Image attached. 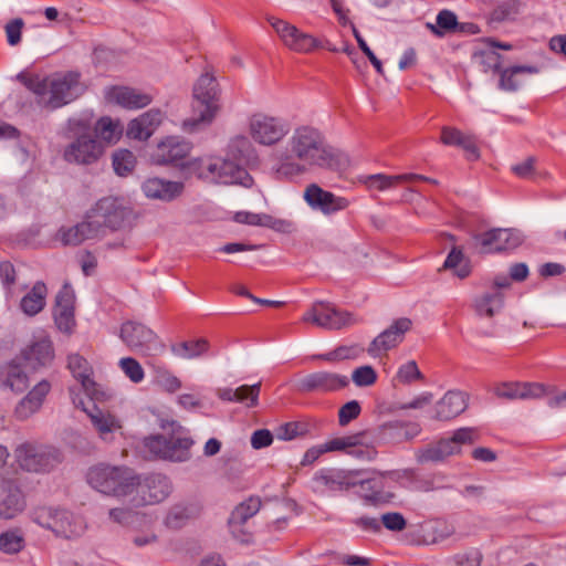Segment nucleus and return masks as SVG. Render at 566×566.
Segmentation results:
<instances>
[{
    "label": "nucleus",
    "instance_id": "f257e3e1",
    "mask_svg": "<svg viewBox=\"0 0 566 566\" xmlns=\"http://www.w3.org/2000/svg\"><path fill=\"white\" fill-rule=\"evenodd\" d=\"M272 170L279 179H293L312 169L345 170L349 158L334 148L313 126L296 127L284 145L271 154Z\"/></svg>",
    "mask_w": 566,
    "mask_h": 566
},
{
    "label": "nucleus",
    "instance_id": "f03ea898",
    "mask_svg": "<svg viewBox=\"0 0 566 566\" xmlns=\"http://www.w3.org/2000/svg\"><path fill=\"white\" fill-rule=\"evenodd\" d=\"M62 158L70 165L92 166L99 161L105 153V145L96 138L92 119L73 117L67 120Z\"/></svg>",
    "mask_w": 566,
    "mask_h": 566
},
{
    "label": "nucleus",
    "instance_id": "7ed1b4c3",
    "mask_svg": "<svg viewBox=\"0 0 566 566\" xmlns=\"http://www.w3.org/2000/svg\"><path fill=\"white\" fill-rule=\"evenodd\" d=\"M220 87L216 77L206 72L192 88L191 116L184 120L182 128L195 133L209 126L220 111Z\"/></svg>",
    "mask_w": 566,
    "mask_h": 566
},
{
    "label": "nucleus",
    "instance_id": "20e7f679",
    "mask_svg": "<svg viewBox=\"0 0 566 566\" xmlns=\"http://www.w3.org/2000/svg\"><path fill=\"white\" fill-rule=\"evenodd\" d=\"M86 479L92 488L117 497L133 495L138 485V475L127 467L97 464L88 470Z\"/></svg>",
    "mask_w": 566,
    "mask_h": 566
},
{
    "label": "nucleus",
    "instance_id": "39448f33",
    "mask_svg": "<svg viewBox=\"0 0 566 566\" xmlns=\"http://www.w3.org/2000/svg\"><path fill=\"white\" fill-rule=\"evenodd\" d=\"M191 165L196 169V175L199 178L212 182L240 185L245 188L251 187L253 184V179L249 172L234 160L217 157L196 158Z\"/></svg>",
    "mask_w": 566,
    "mask_h": 566
},
{
    "label": "nucleus",
    "instance_id": "423d86ee",
    "mask_svg": "<svg viewBox=\"0 0 566 566\" xmlns=\"http://www.w3.org/2000/svg\"><path fill=\"white\" fill-rule=\"evenodd\" d=\"M32 521L54 533L55 536L73 539L82 536L86 530L84 520L66 510L39 507L32 513Z\"/></svg>",
    "mask_w": 566,
    "mask_h": 566
},
{
    "label": "nucleus",
    "instance_id": "0eeeda50",
    "mask_svg": "<svg viewBox=\"0 0 566 566\" xmlns=\"http://www.w3.org/2000/svg\"><path fill=\"white\" fill-rule=\"evenodd\" d=\"M367 473L365 469H322L313 475V490L324 493L326 491H347L357 485L365 489L367 484L374 481L367 476Z\"/></svg>",
    "mask_w": 566,
    "mask_h": 566
},
{
    "label": "nucleus",
    "instance_id": "6e6552de",
    "mask_svg": "<svg viewBox=\"0 0 566 566\" xmlns=\"http://www.w3.org/2000/svg\"><path fill=\"white\" fill-rule=\"evenodd\" d=\"M191 438L184 434L182 429L174 431L169 437L156 434L145 439V448L156 458L172 462H184L190 458Z\"/></svg>",
    "mask_w": 566,
    "mask_h": 566
},
{
    "label": "nucleus",
    "instance_id": "1a4fd4ad",
    "mask_svg": "<svg viewBox=\"0 0 566 566\" xmlns=\"http://www.w3.org/2000/svg\"><path fill=\"white\" fill-rule=\"evenodd\" d=\"M192 150V144L178 136H169L161 140L155 148L151 158L158 165H169L196 174L189 155Z\"/></svg>",
    "mask_w": 566,
    "mask_h": 566
},
{
    "label": "nucleus",
    "instance_id": "9d476101",
    "mask_svg": "<svg viewBox=\"0 0 566 566\" xmlns=\"http://www.w3.org/2000/svg\"><path fill=\"white\" fill-rule=\"evenodd\" d=\"M474 441V430L471 428L458 429L452 438L441 439L438 442L430 443L419 449L416 453L418 463L424 464L430 462H442L450 455L458 454L461 444H471Z\"/></svg>",
    "mask_w": 566,
    "mask_h": 566
},
{
    "label": "nucleus",
    "instance_id": "9b49d317",
    "mask_svg": "<svg viewBox=\"0 0 566 566\" xmlns=\"http://www.w3.org/2000/svg\"><path fill=\"white\" fill-rule=\"evenodd\" d=\"M248 130L255 143L262 146H273L287 135L289 125L280 117L255 113L249 118Z\"/></svg>",
    "mask_w": 566,
    "mask_h": 566
},
{
    "label": "nucleus",
    "instance_id": "f8f14e48",
    "mask_svg": "<svg viewBox=\"0 0 566 566\" xmlns=\"http://www.w3.org/2000/svg\"><path fill=\"white\" fill-rule=\"evenodd\" d=\"M302 321L325 329H340L358 322L352 313L340 311L325 302L313 303L304 313Z\"/></svg>",
    "mask_w": 566,
    "mask_h": 566
},
{
    "label": "nucleus",
    "instance_id": "ddd939ff",
    "mask_svg": "<svg viewBox=\"0 0 566 566\" xmlns=\"http://www.w3.org/2000/svg\"><path fill=\"white\" fill-rule=\"evenodd\" d=\"M119 337L130 350L137 354L149 356L164 349V344L150 328L134 321L122 325Z\"/></svg>",
    "mask_w": 566,
    "mask_h": 566
},
{
    "label": "nucleus",
    "instance_id": "4468645a",
    "mask_svg": "<svg viewBox=\"0 0 566 566\" xmlns=\"http://www.w3.org/2000/svg\"><path fill=\"white\" fill-rule=\"evenodd\" d=\"M15 457L23 470L45 472L60 462V453L48 446L23 443L15 450Z\"/></svg>",
    "mask_w": 566,
    "mask_h": 566
},
{
    "label": "nucleus",
    "instance_id": "2eb2a0df",
    "mask_svg": "<svg viewBox=\"0 0 566 566\" xmlns=\"http://www.w3.org/2000/svg\"><path fill=\"white\" fill-rule=\"evenodd\" d=\"M521 243L522 237L520 232L514 229L493 228L472 235L473 248L480 254H491L514 249Z\"/></svg>",
    "mask_w": 566,
    "mask_h": 566
},
{
    "label": "nucleus",
    "instance_id": "dca6fc26",
    "mask_svg": "<svg viewBox=\"0 0 566 566\" xmlns=\"http://www.w3.org/2000/svg\"><path fill=\"white\" fill-rule=\"evenodd\" d=\"M172 491L170 480L163 474H150L142 480L138 476L132 503L134 506L155 504L164 501Z\"/></svg>",
    "mask_w": 566,
    "mask_h": 566
},
{
    "label": "nucleus",
    "instance_id": "f3484780",
    "mask_svg": "<svg viewBox=\"0 0 566 566\" xmlns=\"http://www.w3.org/2000/svg\"><path fill=\"white\" fill-rule=\"evenodd\" d=\"M286 48L298 53H308L318 46V41L311 34L300 31L295 25L275 17L268 18Z\"/></svg>",
    "mask_w": 566,
    "mask_h": 566
},
{
    "label": "nucleus",
    "instance_id": "a211bd4d",
    "mask_svg": "<svg viewBox=\"0 0 566 566\" xmlns=\"http://www.w3.org/2000/svg\"><path fill=\"white\" fill-rule=\"evenodd\" d=\"M260 509L261 500L258 496H251L233 509L228 520V525L233 538L240 543H249L252 539V531L248 525V521L254 516Z\"/></svg>",
    "mask_w": 566,
    "mask_h": 566
},
{
    "label": "nucleus",
    "instance_id": "6ab92c4d",
    "mask_svg": "<svg viewBox=\"0 0 566 566\" xmlns=\"http://www.w3.org/2000/svg\"><path fill=\"white\" fill-rule=\"evenodd\" d=\"M83 86L80 83V75L76 73H67L61 78L50 82L45 106L50 108H59L80 96Z\"/></svg>",
    "mask_w": 566,
    "mask_h": 566
},
{
    "label": "nucleus",
    "instance_id": "aec40b11",
    "mask_svg": "<svg viewBox=\"0 0 566 566\" xmlns=\"http://www.w3.org/2000/svg\"><path fill=\"white\" fill-rule=\"evenodd\" d=\"M412 327V321L408 317H400L392 322L384 332L376 336L366 349L376 358L397 347L405 338L407 332Z\"/></svg>",
    "mask_w": 566,
    "mask_h": 566
},
{
    "label": "nucleus",
    "instance_id": "412c9836",
    "mask_svg": "<svg viewBox=\"0 0 566 566\" xmlns=\"http://www.w3.org/2000/svg\"><path fill=\"white\" fill-rule=\"evenodd\" d=\"M93 217L99 220L103 230L109 228L118 230L124 227L130 216V210L124 202L114 197H105L98 200L91 209Z\"/></svg>",
    "mask_w": 566,
    "mask_h": 566
},
{
    "label": "nucleus",
    "instance_id": "4be33fe9",
    "mask_svg": "<svg viewBox=\"0 0 566 566\" xmlns=\"http://www.w3.org/2000/svg\"><path fill=\"white\" fill-rule=\"evenodd\" d=\"M303 197L313 210H318L325 216L346 210L350 205L347 198L324 190L316 184L308 185L304 190Z\"/></svg>",
    "mask_w": 566,
    "mask_h": 566
},
{
    "label": "nucleus",
    "instance_id": "5701e85b",
    "mask_svg": "<svg viewBox=\"0 0 566 566\" xmlns=\"http://www.w3.org/2000/svg\"><path fill=\"white\" fill-rule=\"evenodd\" d=\"M349 378L337 373L321 370L300 379L297 390L301 392H333L346 388Z\"/></svg>",
    "mask_w": 566,
    "mask_h": 566
},
{
    "label": "nucleus",
    "instance_id": "b1692460",
    "mask_svg": "<svg viewBox=\"0 0 566 566\" xmlns=\"http://www.w3.org/2000/svg\"><path fill=\"white\" fill-rule=\"evenodd\" d=\"M20 359L25 367L39 370L49 367L54 359L52 340L44 335L34 336L30 343L20 352Z\"/></svg>",
    "mask_w": 566,
    "mask_h": 566
},
{
    "label": "nucleus",
    "instance_id": "393cba45",
    "mask_svg": "<svg viewBox=\"0 0 566 566\" xmlns=\"http://www.w3.org/2000/svg\"><path fill=\"white\" fill-rule=\"evenodd\" d=\"M75 295L70 284L65 283L55 296L53 317L56 327L70 334L75 325L74 319Z\"/></svg>",
    "mask_w": 566,
    "mask_h": 566
},
{
    "label": "nucleus",
    "instance_id": "a878e982",
    "mask_svg": "<svg viewBox=\"0 0 566 566\" xmlns=\"http://www.w3.org/2000/svg\"><path fill=\"white\" fill-rule=\"evenodd\" d=\"M548 392V387L541 382H502L494 388L495 396L506 400L541 399Z\"/></svg>",
    "mask_w": 566,
    "mask_h": 566
},
{
    "label": "nucleus",
    "instance_id": "bb28decb",
    "mask_svg": "<svg viewBox=\"0 0 566 566\" xmlns=\"http://www.w3.org/2000/svg\"><path fill=\"white\" fill-rule=\"evenodd\" d=\"M51 390V384L48 380L38 382L15 406L14 416L19 420H27L36 413L44 403L46 396Z\"/></svg>",
    "mask_w": 566,
    "mask_h": 566
},
{
    "label": "nucleus",
    "instance_id": "cd10ccee",
    "mask_svg": "<svg viewBox=\"0 0 566 566\" xmlns=\"http://www.w3.org/2000/svg\"><path fill=\"white\" fill-rule=\"evenodd\" d=\"M164 119V113L158 108H151L128 124L126 135L137 140H147Z\"/></svg>",
    "mask_w": 566,
    "mask_h": 566
},
{
    "label": "nucleus",
    "instance_id": "c85d7f7f",
    "mask_svg": "<svg viewBox=\"0 0 566 566\" xmlns=\"http://www.w3.org/2000/svg\"><path fill=\"white\" fill-rule=\"evenodd\" d=\"M87 413L92 426L104 441H111L113 434L122 429V421L112 412L93 405L91 409L83 408Z\"/></svg>",
    "mask_w": 566,
    "mask_h": 566
},
{
    "label": "nucleus",
    "instance_id": "c756f323",
    "mask_svg": "<svg viewBox=\"0 0 566 566\" xmlns=\"http://www.w3.org/2000/svg\"><path fill=\"white\" fill-rule=\"evenodd\" d=\"M142 190L147 198L171 201L182 193L184 184L154 177L143 182Z\"/></svg>",
    "mask_w": 566,
    "mask_h": 566
},
{
    "label": "nucleus",
    "instance_id": "7c9ffc66",
    "mask_svg": "<svg viewBox=\"0 0 566 566\" xmlns=\"http://www.w3.org/2000/svg\"><path fill=\"white\" fill-rule=\"evenodd\" d=\"M468 407L467 394L458 390L448 391L434 407V419L451 420L461 415Z\"/></svg>",
    "mask_w": 566,
    "mask_h": 566
},
{
    "label": "nucleus",
    "instance_id": "2f4dec72",
    "mask_svg": "<svg viewBox=\"0 0 566 566\" xmlns=\"http://www.w3.org/2000/svg\"><path fill=\"white\" fill-rule=\"evenodd\" d=\"M106 97L125 108H143L151 103V96L135 88L115 86L107 91Z\"/></svg>",
    "mask_w": 566,
    "mask_h": 566
},
{
    "label": "nucleus",
    "instance_id": "473e14b6",
    "mask_svg": "<svg viewBox=\"0 0 566 566\" xmlns=\"http://www.w3.org/2000/svg\"><path fill=\"white\" fill-rule=\"evenodd\" d=\"M440 140L447 146H457L462 148L469 160H478L480 158V150L476 146L474 136L465 135L455 127L443 126L441 128Z\"/></svg>",
    "mask_w": 566,
    "mask_h": 566
},
{
    "label": "nucleus",
    "instance_id": "72a5a7b5",
    "mask_svg": "<svg viewBox=\"0 0 566 566\" xmlns=\"http://www.w3.org/2000/svg\"><path fill=\"white\" fill-rule=\"evenodd\" d=\"M201 510L202 507L198 502L176 503L169 509L165 517V525L172 530H179L190 521L199 517Z\"/></svg>",
    "mask_w": 566,
    "mask_h": 566
},
{
    "label": "nucleus",
    "instance_id": "f704fd0d",
    "mask_svg": "<svg viewBox=\"0 0 566 566\" xmlns=\"http://www.w3.org/2000/svg\"><path fill=\"white\" fill-rule=\"evenodd\" d=\"M261 382L254 385H242L237 389L222 388L218 390V397L223 401L240 402L248 408H254L259 405Z\"/></svg>",
    "mask_w": 566,
    "mask_h": 566
},
{
    "label": "nucleus",
    "instance_id": "c9c22d12",
    "mask_svg": "<svg viewBox=\"0 0 566 566\" xmlns=\"http://www.w3.org/2000/svg\"><path fill=\"white\" fill-rule=\"evenodd\" d=\"M504 293L496 290H486L473 300L472 307L480 317L492 318L504 306Z\"/></svg>",
    "mask_w": 566,
    "mask_h": 566
},
{
    "label": "nucleus",
    "instance_id": "e433bc0d",
    "mask_svg": "<svg viewBox=\"0 0 566 566\" xmlns=\"http://www.w3.org/2000/svg\"><path fill=\"white\" fill-rule=\"evenodd\" d=\"M415 179H424L423 175H417V174H401V175H385V174H376V175H369L365 176L361 179V182L369 189V190H378V191H386L389 189H392L397 187L398 185L405 184V182H413Z\"/></svg>",
    "mask_w": 566,
    "mask_h": 566
},
{
    "label": "nucleus",
    "instance_id": "4c0bfd02",
    "mask_svg": "<svg viewBox=\"0 0 566 566\" xmlns=\"http://www.w3.org/2000/svg\"><path fill=\"white\" fill-rule=\"evenodd\" d=\"M29 386V378L15 361L0 366V387L13 392H23Z\"/></svg>",
    "mask_w": 566,
    "mask_h": 566
},
{
    "label": "nucleus",
    "instance_id": "58836bf2",
    "mask_svg": "<svg viewBox=\"0 0 566 566\" xmlns=\"http://www.w3.org/2000/svg\"><path fill=\"white\" fill-rule=\"evenodd\" d=\"M46 296L48 287L44 282H35L32 289L21 298V311L28 316H35L44 308Z\"/></svg>",
    "mask_w": 566,
    "mask_h": 566
},
{
    "label": "nucleus",
    "instance_id": "ea45409f",
    "mask_svg": "<svg viewBox=\"0 0 566 566\" xmlns=\"http://www.w3.org/2000/svg\"><path fill=\"white\" fill-rule=\"evenodd\" d=\"M67 367L87 395L95 394V382L91 378L92 368L88 361L78 354H71L67 357Z\"/></svg>",
    "mask_w": 566,
    "mask_h": 566
},
{
    "label": "nucleus",
    "instance_id": "a19ab883",
    "mask_svg": "<svg viewBox=\"0 0 566 566\" xmlns=\"http://www.w3.org/2000/svg\"><path fill=\"white\" fill-rule=\"evenodd\" d=\"M25 501L22 492L9 485L6 496L0 500V517L13 518L24 510Z\"/></svg>",
    "mask_w": 566,
    "mask_h": 566
},
{
    "label": "nucleus",
    "instance_id": "79ce46f5",
    "mask_svg": "<svg viewBox=\"0 0 566 566\" xmlns=\"http://www.w3.org/2000/svg\"><path fill=\"white\" fill-rule=\"evenodd\" d=\"M123 129L124 127L119 120H114L111 117H102L93 126L96 138L99 137L103 144L116 143L120 138Z\"/></svg>",
    "mask_w": 566,
    "mask_h": 566
},
{
    "label": "nucleus",
    "instance_id": "37998d69",
    "mask_svg": "<svg viewBox=\"0 0 566 566\" xmlns=\"http://www.w3.org/2000/svg\"><path fill=\"white\" fill-rule=\"evenodd\" d=\"M441 270H452L453 274L463 280L471 274L470 261L465 258L461 248L453 245Z\"/></svg>",
    "mask_w": 566,
    "mask_h": 566
},
{
    "label": "nucleus",
    "instance_id": "c03bdc74",
    "mask_svg": "<svg viewBox=\"0 0 566 566\" xmlns=\"http://www.w3.org/2000/svg\"><path fill=\"white\" fill-rule=\"evenodd\" d=\"M538 67L534 65H516L501 72L500 88L507 92L517 91L522 83L517 80L520 74H537Z\"/></svg>",
    "mask_w": 566,
    "mask_h": 566
},
{
    "label": "nucleus",
    "instance_id": "a18cd8bd",
    "mask_svg": "<svg viewBox=\"0 0 566 566\" xmlns=\"http://www.w3.org/2000/svg\"><path fill=\"white\" fill-rule=\"evenodd\" d=\"M365 353L364 346L359 344L342 345L326 354H317L312 356V359H319L329 363L340 361L346 359H356Z\"/></svg>",
    "mask_w": 566,
    "mask_h": 566
},
{
    "label": "nucleus",
    "instance_id": "49530a36",
    "mask_svg": "<svg viewBox=\"0 0 566 566\" xmlns=\"http://www.w3.org/2000/svg\"><path fill=\"white\" fill-rule=\"evenodd\" d=\"M426 27L432 34L442 38L448 33H455L458 18L454 12L444 9L438 13L436 23L428 22Z\"/></svg>",
    "mask_w": 566,
    "mask_h": 566
},
{
    "label": "nucleus",
    "instance_id": "de8ad7c7",
    "mask_svg": "<svg viewBox=\"0 0 566 566\" xmlns=\"http://www.w3.org/2000/svg\"><path fill=\"white\" fill-rule=\"evenodd\" d=\"M209 344L201 338L193 342H182L171 346V350L178 357L191 359L198 357L208 350Z\"/></svg>",
    "mask_w": 566,
    "mask_h": 566
},
{
    "label": "nucleus",
    "instance_id": "09e8293b",
    "mask_svg": "<svg viewBox=\"0 0 566 566\" xmlns=\"http://www.w3.org/2000/svg\"><path fill=\"white\" fill-rule=\"evenodd\" d=\"M25 539L20 530H10L0 534V551L4 554H17L24 548Z\"/></svg>",
    "mask_w": 566,
    "mask_h": 566
},
{
    "label": "nucleus",
    "instance_id": "8fccbe9b",
    "mask_svg": "<svg viewBox=\"0 0 566 566\" xmlns=\"http://www.w3.org/2000/svg\"><path fill=\"white\" fill-rule=\"evenodd\" d=\"M136 165L135 155L128 149H118L113 154V168L118 176L129 175Z\"/></svg>",
    "mask_w": 566,
    "mask_h": 566
},
{
    "label": "nucleus",
    "instance_id": "3c124183",
    "mask_svg": "<svg viewBox=\"0 0 566 566\" xmlns=\"http://www.w3.org/2000/svg\"><path fill=\"white\" fill-rule=\"evenodd\" d=\"M253 150V146L247 136L238 135L228 144V155L235 160L248 159Z\"/></svg>",
    "mask_w": 566,
    "mask_h": 566
},
{
    "label": "nucleus",
    "instance_id": "603ef678",
    "mask_svg": "<svg viewBox=\"0 0 566 566\" xmlns=\"http://www.w3.org/2000/svg\"><path fill=\"white\" fill-rule=\"evenodd\" d=\"M402 428L399 420L388 421L377 428V436L384 442L400 443L402 442Z\"/></svg>",
    "mask_w": 566,
    "mask_h": 566
},
{
    "label": "nucleus",
    "instance_id": "864d4df0",
    "mask_svg": "<svg viewBox=\"0 0 566 566\" xmlns=\"http://www.w3.org/2000/svg\"><path fill=\"white\" fill-rule=\"evenodd\" d=\"M78 224L83 232V242L86 240L97 239L105 232L99 220H97L96 217H93V212L91 210L86 213L85 219Z\"/></svg>",
    "mask_w": 566,
    "mask_h": 566
},
{
    "label": "nucleus",
    "instance_id": "5fc2aeb1",
    "mask_svg": "<svg viewBox=\"0 0 566 566\" xmlns=\"http://www.w3.org/2000/svg\"><path fill=\"white\" fill-rule=\"evenodd\" d=\"M432 544L441 543L455 533V526L446 520H436L430 524Z\"/></svg>",
    "mask_w": 566,
    "mask_h": 566
},
{
    "label": "nucleus",
    "instance_id": "6e6d98bb",
    "mask_svg": "<svg viewBox=\"0 0 566 566\" xmlns=\"http://www.w3.org/2000/svg\"><path fill=\"white\" fill-rule=\"evenodd\" d=\"M56 238L63 245H78L83 243V232L81 231L78 223L71 227L60 228L56 233Z\"/></svg>",
    "mask_w": 566,
    "mask_h": 566
},
{
    "label": "nucleus",
    "instance_id": "4d7b16f0",
    "mask_svg": "<svg viewBox=\"0 0 566 566\" xmlns=\"http://www.w3.org/2000/svg\"><path fill=\"white\" fill-rule=\"evenodd\" d=\"M364 437L363 432L343 437V438H335L326 443V451H342L347 449L356 448L358 444L361 443V439Z\"/></svg>",
    "mask_w": 566,
    "mask_h": 566
},
{
    "label": "nucleus",
    "instance_id": "13d9d810",
    "mask_svg": "<svg viewBox=\"0 0 566 566\" xmlns=\"http://www.w3.org/2000/svg\"><path fill=\"white\" fill-rule=\"evenodd\" d=\"M366 471L368 472L367 476L374 480L370 484H367L365 486V489H363L366 492L365 499L367 501H369L371 503H379V502H386L390 497L394 496L392 494H389V493L385 494L380 490L381 483L378 482L376 478L369 475L370 473H376V471H369V470H366Z\"/></svg>",
    "mask_w": 566,
    "mask_h": 566
},
{
    "label": "nucleus",
    "instance_id": "bf43d9fd",
    "mask_svg": "<svg viewBox=\"0 0 566 566\" xmlns=\"http://www.w3.org/2000/svg\"><path fill=\"white\" fill-rule=\"evenodd\" d=\"M352 379L354 384L358 387H369L376 382L377 373L369 365L360 366L354 369L352 374Z\"/></svg>",
    "mask_w": 566,
    "mask_h": 566
},
{
    "label": "nucleus",
    "instance_id": "052dcab7",
    "mask_svg": "<svg viewBox=\"0 0 566 566\" xmlns=\"http://www.w3.org/2000/svg\"><path fill=\"white\" fill-rule=\"evenodd\" d=\"M307 432V424L304 422H287L276 431V437L280 440H293L297 437L304 436Z\"/></svg>",
    "mask_w": 566,
    "mask_h": 566
},
{
    "label": "nucleus",
    "instance_id": "680f3d73",
    "mask_svg": "<svg viewBox=\"0 0 566 566\" xmlns=\"http://www.w3.org/2000/svg\"><path fill=\"white\" fill-rule=\"evenodd\" d=\"M119 366L124 374L133 381L140 382L144 379V370L140 364L132 357H125L119 360Z\"/></svg>",
    "mask_w": 566,
    "mask_h": 566
},
{
    "label": "nucleus",
    "instance_id": "e2e57ef3",
    "mask_svg": "<svg viewBox=\"0 0 566 566\" xmlns=\"http://www.w3.org/2000/svg\"><path fill=\"white\" fill-rule=\"evenodd\" d=\"M422 378L423 375L415 360H410L400 366L396 375V379L401 384H410L413 380H420Z\"/></svg>",
    "mask_w": 566,
    "mask_h": 566
},
{
    "label": "nucleus",
    "instance_id": "0e129e2a",
    "mask_svg": "<svg viewBox=\"0 0 566 566\" xmlns=\"http://www.w3.org/2000/svg\"><path fill=\"white\" fill-rule=\"evenodd\" d=\"M481 560V553L473 548L454 555L449 563L451 566H480Z\"/></svg>",
    "mask_w": 566,
    "mask_h": 566
},
{
    "label": "nucleus",
    "instance_id": "69168bd1",
    "mask_svg": "<svg viewBox=\"0 0 566 566\" xmlns=\"http://www.w3.org/2000/svg\"><path fill=\"white\" fill-rule=\"evenodd\" d=\"M380 525H384L388 531L401 532L407 526V521L401 513L388 512L380 516Z\"/></svg>",
    "mask_w": 566,
    "mask_h": 566
},
{
    "label": "nucleus",
    "instance_id": "338daca9",
    "mask_svg": "<svg viewBox=\"0 0 566 566\" xmlns=\"http://www.w3.org/2000/svg\"><path fill=\"white\" fill-rule=\"evenodd\" d=\"M361 408L358 401L350 400L340 407L338 411V422L340 426L348 424L352 420L358 418Z\"/></svg>",
    "mask_w": 566,
    "mask_h": 566
},
{
    "label": "nucleus",
    "instance_id": "774afa93",
    "mask_svg": "<svg viewBox=\"0 0 566 566\" xmlns=\"http://www.w3.org/2000/svg\"><path fill=\"white\" fill-rule=\"evenodd\" d=\"M474 59L484 72H488L491 69L495 71L500 69L501 56L494 51L475 53Z\"/></svg>",
    "mask_w": 566,
    "mask_h": 566
}]
</instances>
